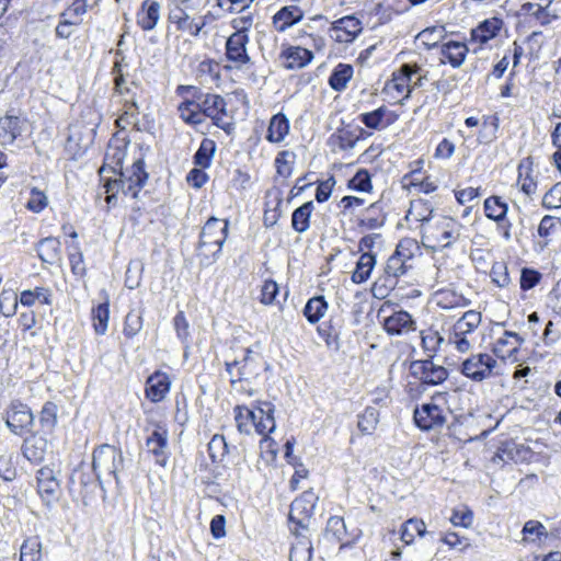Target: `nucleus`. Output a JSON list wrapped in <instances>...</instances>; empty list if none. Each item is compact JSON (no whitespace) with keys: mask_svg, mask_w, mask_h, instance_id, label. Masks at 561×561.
Listing matches in <instances>:
<instances>
[{"mask_svg":"<svg viewBox=\"0 0 561 561\" xmlns=\"http://www.w3.org/2000/svg\"><path fill=\"white\" fill-rule=\"evenodd\" d=\"M497 367L496 359L486 353L473 354L463 360L461 365V373L469 379L480 382L494 374Z\"/></svg>","mask_w":561,"mask_h":561,"instance_id":"obj_9","label":"nucleus"},{"mask_svg":"<svg viewBox=\"0 0 561 561\" xmlns=\"http://www.w3.org/2000/svg\"><path fill=\"white\" fill-rule=\"evenodd\" d=\"M383 329L390 335H402L415 330V322L407 311H397L383 319Z\"/></svg>","mask_w":561,"mask_h":561,"instance_id":"obj_24","label":"nucleus"},{"mask_svg":"<svg viewBox=\"0 0 561 561\" xmlns=\"http://www.w3.org/2000/svg\"><path fill=\"white\" fill-rule=\"evenodd\" d=\"M289 133V121L282 114L277 113L272 116L267 128L266 139L270 142H280Z\"/></svg>","mask_w":561,"mask_h":561,"instance_id":"obj_37","label":"nucleus"},{"mask_svg":"<svg viewBox=\"0 0 561 561\" xmlns=\"http://www.w3.org/2000/svg\"><path fill=\"white\" fill-rule=\"evenodd\" d=\"M415 425L422 431L442 428L446 423V413L434 402L423 403L416 407L413 413Z\"/></svg>","mask_w":561,"mask_h":561,"instance_id":"obj_11","label":"nucleus"},{"mask_svg":"<svg viewBox=\"0 0 561 561\" xmlns=\"http://www.w3.org/2000/svg\"><path fill=\"white\" fill-rule=\"evenodd\" d=\"M436 305L445 310L455 308H465L470 305V300L463 295L450 289H442L435 293Z\"/></svg>","mask_w":561,"mask_h":561,"instance_id":"obj_34","label":"nucleus"},{"mask_svg":"<svg viewBox=\"0 0 561 561\" xmlns=\"http://www.w3.org/2000/svg\"><path fill=\"white\" fill-rule=\"evenodd\" d=\"M328 302L323 296H316L310 298L305 308L304 314L310 323H317L327 312Z\"/></svg>","mask_w":561,"mask_h":561,"instance_id":"obj_44","label":"nucleus"},{"mask_svg":"<svg viewBox=\"0 0 561 561\" xmlns=\"http://www.w3.org/2000/svg\"><path fill=\"white\" fill-rule=\"evenodd\" d=\"M504 26L502 19L492 16L480 22L470 32V43L478 44L479 47L473 48L472 53L478 54L488 42L495 38Z\"/></svg>","mask_w":561,"mask_h":561,"instance_id":"obj_14","label":"nucleus"},{"mask_svg":"<svg viewBox=\"0 0 561 561\" xmlns=\"http://www.w3.org/2000/svg\"><path fill=\"white\" fill-rule=\"evenodd\" d=\"M481 312L466 311L451 327L447 341L459 353L471 351L478 340L477 332L481 324Z\"/></svg>","mask_w":561,"mask_h":561,"instance_id":"obj_4","label":"nucleus"},{"mask_svg":"<svg viewBox=\"0 0 561 561\" xmlns=\"http://www.w3.org/2000/svg\"><path fill=\"white\" fill-rule=\"evenodd\" d=\"M296 154L293 151H280L275 158L276 172L282 178H289L294 170Z\"/></svg>","mask_w":561,"mask_h":561,"instance_id":"obj_52","label":"nucleus"},{"mask_svg":"<svg viewBox=\"0 0 561 561\" xmlns=\"http://www.w3.org/2000/svg\"><path fill=\"white\" fill-rule=\"evenodd\" d=\"M142 316L139 311L131 310L125 317L123 333L126 337L136 336L142 329Z\"/></svg>","mask_w":561,"mask_h":561,"instance_id":"obj_57","label":"nucleus"},{"mask_svg":"<svg viewBox=\"0 0 561 561\" xmlns=\"http://www.w3.org/2000/svg\"><path fill=\"white\" fill-rule=\"evenodd\" d=\"M39 422L43 427L51 430L57 422V405L53 402H46L39 414Z\"/></svg>","mask_w":561,"mask_h":561,"instance_id":"obj_64","label":"nucleus"},{"mask_svg":"<svg viewBox=\"0 0 561 561\" xmlns=\"http://www.w3.org/2000/svg\"><path fill=\"white\" fill-rule=\"evenodd\" d=\"M561 231V220L554 216H545L538 227V236L543 239L541 247H547Z\"/></svg>","mask_w":561,"mask_h":561,"instance_id":"obj_41","label":"nucleus"},{"mask_svg":"<svg viewBox=\"0 0 561 561\" xmlns=\"http://www.w3.org/2000/svg\"><path fill=\"white\" fill-rule=\"evenodd\" d=\"M37 491L41 497L47 503L57 500L59 492V481L54 470L49 467H43L37 471Z\"/></svg>","mask_w":561,"mask_h":561,"instance_id":"obj_20","label":"nucleus"},{"mask_svg":"<svg viewBox=\"0 0 561 561\" xmlns=\"http://www.w3.org/2000/svg\"><path fill=\"white\" fill-rule=\"evenodd\" d=\"M274 405L270 402H262L260 407L256 408V420L254 424V431L262 435L261 447L264 445L270 446L272 440L268 438V434L275 430V420H274Z\"/></svg>","mask_w":561,"mask_h":561,"instance_id":"obj_18","label":"nucleus"},{"mask_svg":"<svg viewBox=\"0 0 561 561\" xmlns=\"http://www.w3.org/2000/svg\"><path fill=\"white\" fill-rule=\"evenodd\" d=\"M113 73L115 76L114 82L116 92L121 95H126L124 100V112L116 119L117 126L122 129H125L128 125H135L138 122L137 116L139 114V107L135 99V94L131 93L130 88L126 85V81L122 73L121 61H115Z\"/></svg>","mask_w":561,"mask_h":561,"instance_id":"obj_6","label":"nucleus"},{"mask_svg":"<svg viewBox=\"0 0 561 561\" xmlns=\"http://www.w3.org/2000/svg\"><path fill=\"white\" fill-rule=\"evenodd\" d=\"M314 209L313 202H306L296 208L291 215V227L296 232L304 233L310 227V217Z\"/></svg>","mask_w":561,"mask_h":561,"instance_id":"obj_39","label":"nucleus"},{"mask_svg":"<svg viewBox=\"0 0 561 561\" xmlns=\"http://www.w3.org/2000/svg\"><path fill=\"white\" fill-rule=\"evenodd\" d=\"M48 448V440L43 436L32 435L22 445L23 456L31 462L38 463L44 460Z\"/></svg>","mask_w":561,"mask_h":561,"instance_id":"obj_29","label":"nucleus"},{"mask_svg":"<svg viewBox=\"0 0 561 561\" xmlns=\"http://www.w3.org/2000/svg\"><path fill=\"white\" fill-rule=\"evenodd\" d=\"M411 77L409 75H404L402 71V66L400 67L398 72L393 73L392 79L387 83V90H394L402 99L410 98L412 92L411 89Z\"/></svg>","mask_w":561,"mask_h":561,"instance_id":"obj_46","label":"nucleus"},{"mask_svg":"<svg viewBox=\"0 0 561 561\" xmlns=\"http://www.w3.org/2000/svg\"><path fill=\"white\" fill-rule=\"evenodd\" d=\"M444 341L445 339L437 331L422 332V347L431 359L436 355Z\"/></svg>","mask_w":561,"mask_h":561,"instance_id":"obj_54","label":"nucleus"},{"mask_svg":"<svg viewBox=\"0 0 561 561\" xmlns=\"http://www.w3.org/2000/svg\"><path fill=\"white\" fill-rule=\"evenodd\" d=\"M26 126V121L19 116L5 115L0 118V145H12L22 134Z\"/></svg>","mask_w":561,"mask_h":561,"instance_id":"obj_23","label":"nucleus"},{"mask_svg":"<svg viewBox=\"0 0 561 561\" xmlns=\"http://www.w3.org/2000/svg\"><path fill=\"white\" fill-rule=\"evenodd\" d=\"M524 339L515 332L504 331L502 336L497 337L493 344V353L503 360L517 362L516 353Z\"/></svg>","mask_w":561,"mask_h":561,"instance_id":"obj_16","label":"nucleus"},{"mask_svg":"<svg viewBox=\"0 0 561 561\" xmlns=\"http://www.w3.org/2000/svg\"><path fill=\"white\" fill-rule=\"evenodd\" d=\"M234 420L238 431L242 434H251L256 420V409L237 405L234 408Z\"/></svg>","mask_w":561,"mask_h":561,"instance_id":"obj_42","label":"nucleus"},{"mask_svg":"<svg viewBox=\"0 0 561 561\" xmlns=\"http://www.w3.org/2000/svg\"><path fill=\"white\" fill-rule=\"evenodd\" d=\"M68 256L72 273L77 276H83L87 270L79 243L70 245Z\"/></svg>","mask_w":561,"mask_h":561,"instance_id":"obj_59","label":"nucleus"},{"mask_svg":"<svg viewBox=\"0 0 561 561\" xmlns=\"http://www.w3.org/2000/svg\"><path fill=\"white\" fill-rule=\"evenodd\" d=\"M18 296L12 290L3 289L0 294V313L7 318L15 314L18 309Z\"/></svg>","mask_w":561,"mask_h":561,"instance_id":"obj_58","label":"nucleus"},{"mask_svg":"<svg viewBox=\"0 0 561 561\" xmlns=\"http://www.w3.org/2000/svg\"><path fill=\"white\" fill-rule=\"evenodd\" d=\"M229 447L224 435L215 434L208 443V453L213 462H220L228 454Z\"/></svg>","mask_w":561,"mask_h":561,"instance_id":"obj_55","label":"nucleus"},{"mask_svg":"<svg viewBox=\"0 0 561 561\" xmlns=\"http://www.w3.org/2000/svg\"><path fill=\"white\" fill-rule=\"evenodd\" d=\"M362 31V22L353 15H346L332 23L330 36L337 43L348 44L354 42Z\"/></svg>","mask_w":561,"mask_h":561,"instance_id":"obj_13","label":"nucleus"},{"mask_svg":"<svg viewBox=\"0 0 561 561\" xmlns=\"http://www.w3.org/2000/svg\"><path fill=\"white\" fill-rule=\"evenodd\" d=\"M462 225L456 219L439 216L434 222H426L422 228V242L432 250L445 249L459 238Z\"/></svg>","mask_w":561,"mask_h":561,"instance_id":"obj_3","label":"nucleus"},{"mask_svg":"<svg viewBox=\"0 0 561 561\" xmlns=\"http://www.w3.org/2000/svg\"><path fill=\"white\" fill-rule=\"evenodd\" d=\"M169 20L176 25L179 31H186L192 36H198L205 22L195 23L181 5H175L169 13Z\"/></svg>","mask_w":561,"mask_h":561,"instance_id":"obj_31","label":"nucleus"},{"mask_svg":"<svg viewBox=\"0 0 561 561\" xmlns=\"http://www.w3.org/2000/svg\"><path fill=\"white\" fill-rule=\"evenodd\" d=\"M416 250V242L413 239L407 238L399 241L392 254H394L397 257H400L401 260L409 264V261H411L414 257V253Z\"/></svg>","mask_w":561,"mask_h":561,"instance_id":"obj_61","label":"nucleus"},{"mask_svg":"<svg viewBox=\"0 0 561 561\" xmlns=\"http://www.w3.org/2000/svg\"><path fill=\"white\" fill-rule=\"evenodd\" d=\"M149 426L151 431L146 438L147 451L158 466L165 467L170 458L169 431L164 424L159 422H152Z\"/></svg>","mask_w":561,"mask_h":561,"instance_id":"obj_7","label":"nucleus"},{"mask_svg":"<svg viewBox=\"0 0 561 561\" xmlns=\"http://www.w3.org/2000/svg\"><path fill=\"white\" fill-rule=\"evenodd\" d=\"M123 462L122 451L114 446L103 444L95 448L92 455V469L100 484L103 478L117 480V472L123 468Z\"/></svg>","mask_w":561,"mask_h":561,"instance_id":"obj_5","label":"nucleus"},{"mask_svg":"<svg viewBox=\"0 0 561 561\" xmlns=\"http://www.w3.org/2000/svg\"><path fill=\"white\" fill-rule=\"evenodd\" d=\"M317 496L313 492H304L290 505L289 523L291 528H299L300 531H309L311 517L316 508Z\"/></svg>","mask_w":561,"mask_h":561,"instance_id":"obj_8","label":"nucleus"},{"mask_svg":"<svg viewBox=\"0 0 561 561\" xmlns=\"http://www.w3.org/2000/svg\"><path fill=\"white\" fill-rule=\"evenodd\" d=\"M216 150V144L214 140L204 138L199 145V148L194 154V163L203 169L208 168L211 163V158Z\"/></svg>","mask_w":561,"mask_h":561,"instance_id":"obj_49","label":"nucleus"},{"mask_svg":"<svg viewBox=\"0 0 561 561\" xmlns=\"http://www.w3.org/2000/svg\"><path fill=\"white\" fill-rule=\"evenodd\" d=\"M522 11L535 18L542 26L549 25L559 18L557 11L552 8V0H548L546 3L526 2L522 5Z\"/></svg>","mask_w":561,"mask_h":561,"instance_id":"obj_26","label":"nucleus"},{"mask_svg":"<svg viewBox=\"0 0 561 561\" xmlns=\"http://www.w3.org/2000/svg\"><path fill=\"white\" fill-rule=\"evenodd\" d=\"M533 161L530 158H526L520 161L518 165V184L522 191L528 196L536 192L537 184L531 175Z\"/></svg>","mask_w":561,"mask_h":561,"instance_id":"obj_43","label":"nucleus"},{"mask_svg":"<svg viewBox=\"0 0 561 561\" xmlns=\"http://www.w3.org/2000/svg\"><path fill=\"white\" fill-rule=\"evenodd\" d=\"M42 542L38 537H30L21 546L20 561H41Z\"/></svg>","mask_w":561,"mask_h":561,"instance_id":"obj_48","label":"nucleus"},{"mask_svg":"<svg viewBox=\"0 0 561 561\" xmlns=\"http://www.w3.org/2000/svg\"><path fill=\"white\" fill-rule=\"evenodd\" d=\"M425 533L426 526L422 519L410 518L402 525L401 540L405 545H411L414 541L416 535L423 537Z\"/></svg>","mask_w":561,"mask_h":561,"instance_id":"obj_47","label":"nucleus"},{"mask_svg":"<svg viewBox=\"0 0 561 561\" xmlns=\"http://www.w3.org/2000/svg\"><path fill=\"white\" fill-rule=\"evenodd\" d=\"M358 118L367 128L382 130L394 124L399 115L382 105L371 112L359 114Z\"/></svg>","mask_w":561,"mask_h":561,"instance_id":"obj_17","label":"nucleus"},{"mask_svg":"<svg viewBox=\"0 0 561 561\" xmlns=\"http://www.w3.org/2000/svg\"><path fill=\"white\" fill-rule=\"evenodd\" d=\"M524 541L535 542L548 537L546 527L538 520H528L523 527Z\"/></svg>","mask_w":561,"mask_h":561,"instance_id":"obj_56","label":"nucleus"},{"mask_svg":"<svg viewBox=\"0 0 561 561\" xmlns=\"http://www.w3.org/2000/svg\"><path fill=\"white\" fill-rule=\"evenodd\" d=\"M304 19V11L297 5H286L273 16L274 27L278 32H285L290 26Z\"/></svg>","mask_w":561,"mask_h":561,"instance_id":"obj_30","label":"nucleus"},{"mask_svg":"<svg viewBox=\"0 0 561 561\" xmlns=\"http://www.w3.org/2000/svg\"><path fill=\"white\" fill-rule=\"evenodd\" d=\"M295 541L291 543L289 561H311L312 543L309 531H300L299 528H291Z\"/></svg>","mask_w":561,"mask_h":561,"instance_id":"obj_25","label":"nucleus"},{"mask_svg":"<svg viewBox=\"0 0 561 561\" xmlns=\"http://www.w3.org/2000/svg\"><path fill=\"white\" fill-rule=\"evenodd\" d=\"M440 64H449L453 68H460L469 51L463 42L447 41L438 46Z\"/></svg>","mask_w":561,"mask_h":561,"instance_id":"obj_19","label":"nucleus"},{"mask_svg":"<svg viewBox=\"0 0 561 561\" xmlns=\"http://www.w3.org/2000/svg\"><path fill=\"white\" fill-rule=\"evenodd\" d=\"M402 71L404 75H409L411 77V89L421 88L423 85V81L427 79V71H425L422 67L416 64H403Z\"/></svg>","mask_w":561,"mask_h":561,"instance_id":"obj_60","label":"nucleus"},{"mask_svg":"<svg viewBox=\"0 0 561 561\" xmlns=\"http://www.w3.org/2000/svg\"><path fill=\"white\" fill-rule=\"evenodd\" d=\"M491 278L499 287H506L511 283L507 266L503 262H495L491 268Z\"/></svg>","mask_w":561,"mask_h":561,"instance_id":"obj_63","label":"nucleus"},{"mask_svg":"<svg viewBox=\"0 0 561 561\" xmlns=\"http://www.w3.org/2000/svg\"><path fill=\"white\" fill-rule=\"evenodd\" d=\"M354 69L348 64H339L329 78V85L336 92L344 91L352 79Z\"/></svg>","mask_w":561,"mask_h":561,"instance_id":"obj_38","label":"nucleus"},{"mask_svg":"<svg viewBox=\"0 0 561 561\" xmlns=\"http://www.w3.org/2000/svg\"><path fill=\"white\" fill-rule=\"evenodd\" d=\"M409 267L410 265L408 263H405L400 257H397L394 254H391L387 260L385 273L389 277L398 278L399 276L405 274Z\"/></svg>","mask_w":561,"mask_h":561,"instance_id":"obj_62","label":"nucleus"},{"mask_svg":"<svg viewBox=\"0 0 561 561\" xmlns=\"http://www.w3.org/2000/svg\"><path fill=\"white\" fill-rule=\"evenodd\" d=\"M195 98L204 119L205 117L216 116L225 112L226 102L224 98L218 94H203L199 92Z\"/></svg>","mask_w":561,"mask_h":561,"instance_id":"obj_33","label":"nucleus"},{"mask_svg":"<svg viewBox=\"0 0 561 561\" xmlns=\"http://www.w3.org/2000/svg\"><path fill=\"white\" fill-rule=\"evenodd\" d=\"M251 354L252 352L247 350V355L241 362L234 360L226 364V370L232 383L259 376L260 373L254 368V359Z\"/></svg>","mask_w":561,"mask_h":561,"instance_id":"obj_22","label":"nucleus"},{"mask_svg":"<svg viewBox=\"0 0 561 561\" xmlns=\"http://www.w3.org/2000/svg\"><path fill=\"white\" fill-rule=\"evenodd\" d=\"M249 41V35L243 32H234L228 37L225 56L232 66H225L226 69L240 70L252 64L247 50Z\"/></svg>","mask_w":561,"mask_h":561,"instance_id":"obj_10","label":"nucleus"},{"mask_svg":"<svg viewBox=\"0 0 561 561\" xmlns=\"http://www.w3.org/2000/svg\"><path fill=\"white\" fill-rule=\"evenodd\" d=\"M197 104L196 100H185L183 101L179 107L180 117L190 125H199L204 122L203 113H201V107Z\"/></svg>","mask_w":561,"mask_h":561,"instance_id":"obj_45","label":"nucleus"},{"mask_svg":"<svg viewBox=\"0 0 561 561\" xmlns=\"http://www.w3.org/2000/svg\"><path fill=\"white\" fill-rule=\"evenodd\" d=\"M110 309L108 304L103 302L98 305L92 310L93 327L96 334L103 335L108 325Z\"/></svg>","mask_w":561,"mask_h":561,"instance_id":"obj_53","label":"nucleus"},{"mask_svg":"<svg viewBox=\"0 0 561 561\" xmlns=\"http://www.w3.org/2000/svg\"><path fill=\"white\" fill-rule=\"evenodd\" d=\"M36 250L43 263L53 265L61 259V243L57 238L47 237L42 239Z\"/></svg>","mask_w":561,"mask_h":561,"instance_id":"obj_32","label":"nucleus"},{"mask_svg":"<svg viewBox=\"0 0 561 561\" xmlns=\"http://www.w3.org/2000/svg\"><path fill=\"white\" fill-rule=\"evenodd\" d=\"M379 423V411L374 407H367L358 416V430L363 434H371Z\"/></svg>","mask_w":561,"mask_h":561,"instance_id":"obj_50","label":"nucleus"},{"mask_svg":"<svg viewBox=\"0 0 561 561\" xmlns=\"http://www.w3.org/2000/svg\"><path fill=\"white\" fill-rule=\"evenodd\" d=\"M359 139L360 136H356L355 130L346 128L331 136V141L342 151L352 150Z\"/></svg>","mask_w":561,"mask_h":561,"instance_id":"obj_51","label":"nucleus"},{"mask_svg":"<svg viewBox=\"0 0 561 561\" xmlns=\"http://www.w3.org/2000/svg\"><path fill=\"white\" fill-rule=\"evenodd\" d=\"M483 209L489 219L497 224L506 222L508 206L500 196H490L485 198Z\"/></svg>","mask_w":561,"mask_h":561,"instance_id":"obj_36","label":"nucleus"},{"mask_svg":"<svg viewBox=\"0 0 561 561\" xmlns=\"http://www.w3.org/2000/svg\"><path fill=\"white\" fill-rule=\"evenodd\" d=\"M412 376L422 383L436 386L445 381L448 377L447 369L435 364L431 358L424 360H414L410 366Z\"/></svg>","mask_w":561,"mask_h":561,"instance_id":"obj_12","label":"nucleus"},{"mask_svg":"<svg viewBox=\"0 0 561 561\" xmlns=\"http://www.w3.org/2000/svg\"><path fill=\"white\" fill-rule=\"evenodd\" d=\"M147 181L148 173L145 170V162L142 159H138L130 168L121 171L118 179L110 180L105 183V199L107 204L114 203L118 192H122L125 196L129 195L133 198H137Z\"/></svg>","mask_w":561,"mask_h":561,"instance_id":"obj_1","label":"nucleus"},{"mask_svg":"<svg viewBox=\"0 0 561 561\" xmlns=\"http://www.w3.org/2000/svg\"><path fill=\"white\" fill-rule=\"evenodd\" d=\"M375 265V255L369 252L363 253L356 263L355 271L352 274V280L356 284L366 282L369 278Z\"/></svg>","mask_w":561,"mask_h":561,"instance_id":"obj_40","label":"nucleus"},{"mask_svg":"<svg viewBox=\"0 0 561 561\" xmlns=\"http://www.w3.org/2000/svg\"><path fill=\"white\" fill-rule=\"evenodd\" d=\"M161 5L158 1L145 0L137 13V24L144 31L153 30L160 20Z\"/></svg>","mask_w":561,"mask_h":561,"instance_id":"obj_28","label":"nucleus"},{"mask_svg":"<svg viewBox=\"0 0 561 561\" xmlns=\"http://www.w3.org/2000/svg\"><path fill=\"white\" fill-rule=\"evenodd\" d=\"M34 422L31 409L21 402H13L7 412L5 424L12 433L22 435L30 431Z\"/></svg>","mask_w":561,"mask_h":561,"instance_id":"obj_15","label":"nucleus"},{"mask_svg":"<svg viewBox=\"0 0 561 561\" xmlns=\"http://www.w3.org/2000/svg\"><path fill=\"white\" fill-rule=\"evenodd\" d=\"M171 380L168 374L157 370L146 381V398L151 402H160L169 393Z\"/></svg>","mask_w":561,"mask_h":561,"instance_id":"obj_21","label":"nucleus"},{"mask_svg":"<svg viewBox=\"0 0 561 561\" xmlns=\"http://www.w3.org/2000/svg\"><path fill=\"white\" fill-rule=\"evenodd\" d=\"M386 217L376 204L369 205L358 218V227L363 230H375L385 225Z\"/></svg>","mask_w":561,"mask_h":561,"instance_id":"obj_35","label":"nucleus"},{"mask_svg":"<svg viewBox=\"0 0 561 561\" xmlns=\"http://www.w3.org/2000/svg\"><path fill=\"white\" fill-rule=\"evenodd\" d=\"M228 221L216 217L209 218L204 225L197 247L201 263L209 265L215 262L228 236Z\"/></svg>","mask_w":561,"mask_h":561,"instance_id":"obj_2","label":"nucleus"},{"mask_svg":"<svg viewBox=\"0 0 561 561\" xmlns=\"http://www.w3.org/2000/svg\"><path fill=\"white\" fill-rule=\"evenodd\" d=\"M284 67L287 69H300L306 67L313 59L311 50L300 46H289L280 53Z\"/></svg>","mask_w":561,"mask_h":561,"instance_id":"obj_27","label":"nucleus"}]
</instances>
